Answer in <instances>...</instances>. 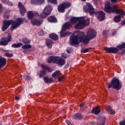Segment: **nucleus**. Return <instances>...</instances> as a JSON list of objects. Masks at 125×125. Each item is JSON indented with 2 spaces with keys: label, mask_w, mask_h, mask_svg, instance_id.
<instances>
[{
  "label": "nucleus",
  "mask_w": 125,
  "mask_h": 125,
  "mask_svg": "<svg viewBox=\"0 0 125 125\" xmlns=\"http://www.w3.org/2000/svg\"><path fill=\"white\" fill-rule=\"evenodd\" d=\"M96 31L94 29H88L86 36L84 35V33L77 31L74 33L69 39V43L71 45L79 44L81 42H83L84 44H87L90 40L94 39L96 37Z\"/></svg>",
  "instance_id": "obj_1"
},
{
  "label": "nucleus",
  "mask_w": 125,
  "mask_h": 125,
  "mask_svg": "<svg viewBox=\"0 0 125 125\" xmlns=\"http://www.w3.org/2000/svg\"><path fill=\"white\" fill-rule=\"evenodd\" d=\"M24 21V19L21 18H18L15 21L12 20L3 21V25L2 27V30L3 31H5L7 29H8L10 25L12 24L11 29L12 31L16 29L19 26L21 25V23Z\"/></svg>",
  "instance_id": "obj_2"
},
{
  "label": "nucleus",
  "mask_w": 125,
  "mask_h": 125,
  "mask_svg": "<svg viewBox=\"0 0 125 125\" xmlns=\"http://www.w3.org/2000/svg\"><path fill=\"white\" fill-rule=\"evenodd\" d=\"M105 8L104 11L107 13L110 12H115L117 14H120L121 15H125V12L123 10L118 9V6L114 5L111 6L110 2L106 1L104 4Z\"/></svg>",
  "instance_id": "obj_3"
},
{
  "label": "nucleus",
  "mask_w": 125,
  "mask_h": 125,
  "mask_svg": "<svg viewBox=\"0 0 125 125\" xmlns=\"http://www.w3.org/2000/svg\"><path fill=\"white\" fill-rule=\"evenodd\" d=\"M89 25V19H85V17H80L78 23L75 26L76 30L83 29L86 26Z\"/></svg>",
  "instance_id": "obj_4"
},
{
  "label": "nucleus",
  "mask_w": 125,
  "mask_h": 125,
  "mask_svg": "<svg viewBox=\"0 0 125 125\" xmlns=\"http://www.w3.org/2000/svg\"><path fill=\"white\" fill-rule=\"evenodd\" d=\"M107 87L108 88L112 87V88H115V89L119 90L122 88V83L119 79L114 78L112 79L111 83H107Z\"/></svg>",
  "instance_id": "obj_5"
},
{
  "label": "nucleus",
  "mask_w": 125,
  "mask_h": 125,
  "mask_svg": "<svg viewBox=\"0 0 125 125\" xmlns=\"http://www.w3.org/2000/svg\"><path fill=\"white\" fill-rule=\"evenodd\" d=\"M56 63L58 65L63 66L65 65V60L63 59L60 58L59 57L50 56L48 59V63Z\"/></svg>",
  "instance_id": "obj_6"
},
{
  "label": "nucleus",
  "mask_w": 125,
  "mask_h": 125,
  "mask_svg": "<svg viewBox=\"0 0 125 125\" xmlns=\"http://www.w3.org/2000/svg\"><path fill=\"white\" fill-rule=\"evenodd\" d=\"M52 10V7L50 5H47L43 11L40 15H39V14L37 13V15L38 16V18L40 19H44V18H46L49 14H50L51 11Z\"/></svg>",
  "instance_id": "obj_7"
},
{
  "label": "nucleus",
  "mask_w": 125,
  "mask_h": 125,
  "mask_svg": "<svg viewBox=\"0 0 125 125\" xmlns=\"http://www.w3.org/2000/svg\"><path fill=\"white\" fill-rule=\"evenodd\" d=\"M70 6H71V3H70V2H63L58 6V10L59 12L63 13V12H65V9L68 8V7H70Z\"/></svg>",
  "instance_id": "obj_8"
},
{
  "label": "nucleus",
  "mask_w": 125,
  "mask_h": 125,
  "mask_svg": "<svg viewBox=\"0 0 125 125\" xmlns=\"http://www.w3.org/2000/svg\"><path fill=\"white\" fill-rule=\"evenodd\" d=\"M87 6H88V8L86 6H84L83 7V10L84 12L87 13V12L89 13L90 15H92V14H94L95 11L94 8H93V6L90 3H87Z\"/></svg>",
  "instance_id": "obj_9"
},
{
  "label": "nucleus",
  "mask_w": 125,
  "mask_h": 125,
  "mask_svg": "<svg viewBox=\"0 0 125 125\" xmlns=\"http://www.w3.org/2000/svg\"><path fill=\"white\" fill-rule=\"evenodd\" d=\"M12 37L11 35L9 34H8L7 38L2 37L0 42V45H7L8 42L11 41Z\"/></svg>",
  "instance_id": "obj_10"
},
{
  "label": "nucleus",
  "mask_w": 125,
  "mask_h": 125,
  "mask_svg": "<svg viewBox=\"0 0 125 125\" xmlns=\"http://www.w3.org/2000/svg\"><path fill=\"white\" fill-rule=\"evenodd\" d=\"M96 15L99 21H103L105 20V14L103 11L97 12Z\"/></svg>",
  "instance_id": "obj_11"
},
{
  "label": "nucleus",
  "mask_w": 125,
  "mask_h": 125,
  "mask_svg": "<svg viewBox=\"0 0 125 125\" xmlns=\"http://www.w3.org/2000/svg\"><path fill=\"white\" fill-rule=\"evenodd\" d=\"M104 49L105 51H106V52H108V53L116 54L118 53V51H119L118 49H117V48L115 47H104Z\"/></svg>",
  "instance_id": "obj_12"
},
{
  "label": "nucleus",
  "mask_w": 125,
  "mask_h": 125,
  "mask_svg": "<svg viewBox=\"0 0 125 125\" xmlns=\"http://www.w3.org/2000/svg\"><path fill=\"white\" fill-rule=\"evenodd\" d=\"M42 23V20H39L35 18L32 19L31 24L33 26H41Z\"/></svg>",
  "instance_id": "obj_13"
},
{
  "label": "nucleus",
  "mask_w": 125,
  "mask_h": 125,
  "mask_svg": "<svg viewBox=\"0 0 125 125\" xmlns=\"http://www.w3.org/2000/svg\"><path fill=\"white\" fill-rule=\"evenodd\" d=\"M18 6L20 9V13L22 16H24L25 12H26V8L24 7V5L22 4L21 2H19Z\"/></svg>",
  "instance_id": "obj_14"
},
{
  "label": "nucleus",
  "mask_w": 125,
  "mask_h": 125,
  "mask_svg": "<svg viewBox=\"0 0 125 125\" xmlns=\"http://www.w3.org/2000/svg\"><path fill=\"white\" fill-rule=\"evenodd\" d=\"M6 64V59L2 57H0V69L5 66Z\"/></svg>",
  "instance_id": "obj_15"
},
{
  "label": "nucleus",
  "mask_w": 125,
  "mask_h": 125,
  "mask_svg": "<svg viewBox=\"0 0 125 125\" xmlns=\"http://www.w3.org/2000/svg\"><path fill=\"white\" fill-rule=\"evenodd\" d=\"M45 0H31V3L32 4H36L38 5L39 4H42L44 2Z\"/></svg>",
  "instance_id": "obj_16"
},
{
  "label": "nucleus",
  "mask_w": 125,
  "mask_h": 125,
  "mask_svg": "<svg viewBox=\"0 0 125 125\" xmlns=\"http://www.w3.org/2000/svg\"><path fill=\"white\" fill-rule=\"evenodd\" d=\"M72 27V24L70 22H66L64 25H62V30H67V29H70Z\"/></svg>",
  "instance_id": "obj_17"
},
{
  "label": "nucleus",
  "mask_w": 125,
  "mask_h": 125,
  "mask_svg": "<svg viewBox=\"0 0 125 125\" xmlns=\"http://www.w3.org/2000/svg\"><path fill=\"white\" fill-rule=\"evenodd\" d=\"M92 112L95 114V115H98L99 113H100V106H96L95 108L93 109Z\"/></svg>",
  "instance_id": "obj_18"
},
{
  "label": "nucleus",
  "mask_w": 125,
  "mask_h": 125,
  "mask_svg": "<svg viewBox=\"0 0 125 125\" xmlns=\"http://www.w3.org/2000/svg\"><path fill=\"white\" fill-rule=\"evenodd\" d=\"M80 21V18H76V17H73L70 20V22L72 24H75L77 22H79Z\"/></svg>",
  "instance_id": "obj_19"
},
{
  "label": "nucleus",
  "mask_w": 125,
  "mask_h": 125,
  "mask_svg": "<svg viewBox=\"0 0 125 125\" xmlns=\"http://www.w3.org/2000/svg\"><path fill=\"white\" fill-rule=\"evenodd\" d=\"M47 20L51 23H56V22H57V20L55 17L53 16L49 17L47 19Z\"/></svg>",
  "instance_id": "obj_20"
},
{
  "label": "nucleus",
  "mask_w": 125,
  "mask_h": 125,
  "mask_svg": "<svg viewBox=\"0 0 125 125\" xmlns=\"http://www.w3.org/2000/svg\"><path fill=\"white\" fill-rule=\"evenodd\" d=\"M49 37L53 41H57L58 40V36L55 33H52L49 35Z\"/></svg>",
  "instance_id": "obj_21"
},
{
  "label": "nucleus",
  "mask_w": 125,
  "mask_h": 125,
  "mask_svg": "<svg viewBox=\"0 0 125 125\" xmlns=\"http://www.w3.org/2000/svg\"><path fill=\"white\" fill-rule=\"evenodd\" d=\"M46 44L48 48H51L52 47V44L53 42L49 39L46 40Z\"/></svg>",
  "instance_id": "obj_22"
},
{
  "label": "nucleus",
  "mask_w": 125,
  "mask_h": 125,
  "mask_svg": "<svg viewBox=\"0 0 125 125\" xmlns=\"http://www.w3.org/2000/svg\"><path fill=\"white\" fill-rule=\"evenodd\" d=\"M60 75H61V72H60V71L58 70L52 75V77L54 79H57V78H58V77H59Z\"/></svg>",
  "instance_id": "obj_23"
},
{
  "label": "nucleus",
  "mask_w": 125,
  "mask_h": 125,
  "mask_svg": "<svg viewBox=\"0 0 125 125\" xmlns=\"http://www.w3.org/2000/svg\"><path fill=\"white\" fill-rule=\"evenodd\" d=\"M106 110L110 114V115H115V111L112 109V108L110 106H107L106 108Z\"/></svg>",
  "instance_id": "obj_24"
},
{
  "label": "nucleus",
  "mask_w": 125,
  "mask_h": 125,
  "mask_svg": "<svg viewBox=\"0 0 125 125\" xmlns=\"http://www.w3.org/2000/svg\"><path fill=\"white\" fill-rule=\"evenodd\" d=\"M43 80L46 83H53V79L48 78L47 77H44Z\"/></svg>",
  "instance_id": "obj_25"
},
{
  "label": "nucleus",
  "mask_w": 125,
  "mask_h": 125,
  "mask_svg": "<svg viewBox=\"0 0 125 125\" xmlns=\"http://www.w3.org/2000/svg\"><path fill=\"white\" fill-rule=\"evenodd\" d=\"M70 34V32H66L65 30H63L62 29V30L61 31V37L62 38H63V37H66L67 35H69Z\"/></svg>",
  "instance_id": "obj_26"
},
{
  "label": "nucleus",
  "mask_w": 125,
  "mask_h": 125,
  "mask_svg": "<svg viewBox=\"0 0 125 125\" xmlns=\"http://www.w3.org/2000/svg\"><path fill=\"white\" fill-rule=\"evenodd\" d=\"M27 17L29 18V19H33V17H35V15H34V13H33V12L29 11L27 13Z\"/></svg>",
  "instance_id": "obj_27"
},
{
  "label": "nucleus",
  "mask_w": 125,
  "mask_h": 125,
  "mask_svg": "<svg viewBox=\"0 0 125 125\" xmlns=\"http://www.w3.org/2000/svg\"><path fill=\"white\" fill-rule=\"evenodd\" d=\"M22 45H23V44L22 43H14L12 44V47H15V48H17L18 47L22 46Z\"/></svg>",
  "instance_id": "obj_28"
},
{
  "label": "nucleus",
  "mask_w": 125,
  "mask_h": 125,
  "mask_svg": "<svg viewBox=\"0 0 125 125\" xmlns=\"http://www.w3.org/2000/svg\"><path fill=\"white\" fill-rule=\"evenodd\" d=\"M74 119H75V120H81V119H83V117L80 114L77 113L74 115Z\"/></svg>",
  "instance_id": "obj_29"
},
{
  "label": "nucleus",
  "mask_w": 125,
  "mask_h": 125,
  "mask_svg": "<svg viewBox=\"0 0 125 125\" xmlns=\"http://www.w3.org/2000/svg\"><path fill=\"white\" fill-rule=\"evenodd\" d=\"M22 42H23V43L24 44H28V43H30L31 42V40L27 39V38H23L22 40Z\"/></svg>",
  "instance_id": "obj_30"
},
{
  "label": "nucleus",
  "mask_w": 125,
  "mask_h": 125,
  "mask_svg": "<svg viewBox=\"0 0 125 125\" xmlns=\"http://www.w3.org/2000/svg\"><path fill=\"white\" fill-rule=\"evenodd\" d=\"M22 48L23 49H29L32 48V45L31 44H24L22 46Z\"/></svg>",
  "instance_id": "obj_31"
},
{
  "label": "nucleus",
  "mask_w": 125,
  "mask_h": 125,
  "mask_svg": "<svg viewBox=\"0 0 125 125\" xmlns=\"http://www.w3.org/2000/svg\"><path fill=\"white\" fill-rule=\"evenodd\" d=\"M41 68H42V69H43V70H46V71H48L49 72H51V71H50V69H49V67L45 66L43 64H41Z\"/></svg>",
  "instance_id": "obj_32"
},
{
  "label": "nucleus",
  "mask_w": 125,
  "mask_h": 125,
  "mask_svg": "<svg viewBox=\"0 0 125 125\" xmlns=\"http://www.w3.org/2000/svg\"><path fill=\"white\" fill-rule=\"evenodd\" d=\"M119 50H122L123 48H125V43H123L117 46Z\"/></svg>",
  "instance_id": "obj_33"
},
{
  "label": "nucleus",
  "mask_w": 125,
  "mask_h": 125,
  "mask_svg": "<svg viewBox=\"0 0 125 125\" xmlns=\"http://www.w3.org/2000/svg\"><path fill=\"white\" fill-rule=\"evenodd\" d=\"M114 20L115 22H120V21H121V16H116V17H115Z\"/></svg>",
  "instance_id": "obj_34"
},
{
  "label": "nucleus",
  "mask_w": 125,
  "mask_h": 125,
  "mask_svg": "<svg viewBox=\"0 0 125 125\" xmlns=\"http://www.w3.org/2000/svg\"><path fill=\"white\" fill-rule=\"evenodd\" d=\"M105 123H106V117H103L102 121L98 125H105Z\"/></svg>",
  "instance_id": "obj_35"
},
{
  "label": "nucleus",
  "mask_w": 125,
  "mask_h": 125,
  "mask_svg": "<svg viewBox=\"0 0 125 125\" xmlns=\"http://www.w3.org/2000/svg\"><path fill=\"white\" fill-rule=\"evenodd\" d=\"M91 48H88L86 49H82L81 50V52L82 53H86V52H88L89 50H90Z\"/></svg>",
  "instance_id": "obj_36"
},
{
  "label": "nucleus",
  "mask_w": 125,
  "mask_h": 125,
  "mask_svg": "<svg viewBox=\"0 0 125 125\" xmlns=\"http://www.w3.org/2000/svg\"><path fill=\"white\" fill-rule=\"evenodd\" d=\"M46 74V71H45V70H43L41 72V74L39 75V77H40V78H42L43 76H45Z\"/></svg>",
  "instance_id": "obj_37"
},
{
  "label": "nucleus",
  "mask_w": 125,
  "mask_h": 125,
  "mask_svg": "<svg viewBox=\"0 0 125 125\" xmlns=\"http://www.w3.org/2000/svg\"><path fill=\"white\" fill-rule=\"evenodd\" d=\"M48 2L53 4H57V0H47Z\"/></svg>",
  "instance_id": "obj_38"
},
{
  "label": "nucleus",
  "mask_w": 125,
  "mask_h": 125,
  "mask_svg": "<svg viewBox=\"0 0 125 125\" xmlns=\"http://www.w3.org/2000/svg\"><path fill=\"white\" fill-rule=\"evenodd\" d=\"M5 11H6L5 9L2 8L1 4L0 3V13H4Z\"/></svg>",
  "instance_id": "obj_39"
},
{
  "label": "nucleus",
  "mask_w": 125,
  "mask_h": 125,
  "mask_svg": "<svg viewBox=\"0 0 125 125\" xmlns=\"http://www.w3.org/2000/svg\"><path fill=\"white\" fill-rule=\"evenodd\" d=\"M64 76H61L58 78V81L59 82H62V81H64Z\"/></svg>",
  "instance_id": "obj_40"
},
{
  "label": "nucleus",
  "mask_w": 125,
  "mask_h": 125,
  "mask_svg": "<svg viewBox=\"0 0 125 125\" xmlns=\"http://www.w3.org/2000/svg\"><path fill=\"white\" fill-rule=\"evenodd\" d=\"M5 55L7 57H12V56H13V55L12 54H10V53H6V54H5Z\"/></svg>",
  "instance_id": "obj_41"
},
{
  "label": "nucleus",
  "mask_w": 125,
  "mask_h": 125,
  "mask_svg": "<svg viewBox=\"0 0 125 125\" xmlns=\"http://www.w3.org/2000/svg\"><path fill=\"white\" fill-rule=\"evenodd\" d=\"M4 19H9V16L8 15V14H5L3 16Z\"/></svg>",
  "instance_id": "obj_42"
},
{
  "label": "nucleus",
  "mask_w": 125,
  "mask_h": 125,
  "mask_svg": "<svg viewBox=\"0 0 125 125\" xmlns=\"http://www.w3.org/2000/svg\"><path fill=\"white\" fill-rule=\"evenodd\" d=\"M107 34H108V31H104L103 32V35L104 37H106L107 36Z\"/></svg>",
  "instance_id": "obj_43"
},
{
  "label": "nucleus",
  "mask_w": 125,
  "mask_h": 125,
  "mask_svg": "<svg viewBox=\"0 0 125 125\" xmlns=\"http://www.w3.org/2000/svg\"><path fill=\"white\" fill-rule=\"evenodd\" d=\"M119 124L120 125H125V120L121 121Z\"/></svg>",
  "instance_id": "obj_44"
},
{
  "label": "nucleus",
  "mask_w": 125,
  "mask_h": 125,
  "mask_svg": "<svg viewBox=\"0 0 125 125\" xmlns=\"http://www.w3.org/2000/svg\"><path fill=\"white\" fill-rule=\"evenodd\" d=\"M66 123L68 125H72V123H71V122H70V121H69V120H66Z\"/></svg>",
  "instance_id": "obj_45"
},
{
  "label": "nucleus",
  "mask_w": 125,
  "mask_h": 125,
  "mask_svg": "<svg viewBox=\"0 0 125 125\" xmlns=\"http://www.w3.org/2000/svg\"><path fill=\"white\" fill-rule=\"evenodd\" d=\"M25 80H26L27 81H29V80H30V79H31V77L30 76H26V77H24Z\"/></svg>",
  "instance_id": "obj_46"
},
{
  "label": "nucleus",
  "mask_w": 125,
  "mask_h": 125,
  "mask_svg": "<svg viewBox=\"0 0 125 125\" xmlns=\"http://www.w3.org/2000/svg\"><path fill=\"white\" fill-rule=\"evenodd\" d=\"M1 1L3 3H7L8 0H1Z\"/></svg>",
  "instance_id": "obj_47"
},
{
  "label": "nucleus",
  "mask_w": 125,
  "mask_h": 125,
  "mask_svg": "<svg viewBox=\"0 0 125 125\" xmlns=\"http://www.w3.org/2000/svg\"><path fill=\"white\" fill-rule=\"evenodd\" d=\"M66 51L67 53H71L72 51L70 49H67Z\"/></svg>",
  "instance_id": "obj_48"
},
{
  "label": "nucleus",
  "mask_w": 125,
  "mask_h": 125,
  "mask_svg": "<svg viewBox=\"0 0 125 125\" xmlns=\"http://www.w3.org/2000/svg\"><path fill=\"white\" fill-rule=\"evenodd\" d=\"M7 3V4H8V5H10V6H12L13 5V4L12 3L9 2H8V1Z\"/></svg>",
  "instance_id": "obj_49"
},
{
  "label": "nucleus",
  "mask_w": 125,
  "mask_h": 125,
  "mask_svg": "<svg viewBox=\"0 0 125 125\" xmlns=\"http://www.w3.org/2000/svg\"><path fill=\"white\" fill-rule=\"evenodd\" d=\"M112 2H116V1H118L119 0H110Z\"/></svg>",
  "instance_id": "obj_50"
},
{
  "label": "nucleus",
  "mask_w": 125,
  "mask_h": 125,
  "mask_svg": "<svg viewBox=\"0 0 125 125\" xmlns=\"http://www.w3.org/2000/svg\"><path fill=\"white\" fill-rule=\"evenodd\" d=\"M122 25H125V19L123 21Z\"/></svg>",
  "instance_id": "obj_51"
},
{
  "label": "nucleus",
  "mask_w": 125,
  "mask_h": 125,
  "mask_svg": "<svg viewBox=\"0 0 125 125\" xmlns=\"http://www.w3.org/2000/svg\"><path fill=\"white\" fill-rule=\"evenodd\" d=\"M125 49L123 50L121 53V54H123L125 53Z\"/></svg>",
  "instance_id": "obj_52"
},
{
  "label": "nucleus",
  "mask_w": 125,
  "mask_h": 125,
  "mask_svg": "<svg viewBox=\"0 0 125 125\" xmlns=\"http://www.w3.org/2000/svg\"><path fill=\"white\" fill-rule=\"evenodd\" d=\"M15 99L16 100H17V101L19 100V97H16Z\"/></svg>",
  "instance_id": "obj_53"
},
{
  "label": "nucleus",
  "mask_w": 125,
  "mask_h": 125,
  "mask_svg": "<svg viewBox=\"0 0 125 125\" xmlns=\"http://www.w3.org/2000/svg\"><path fill=\"white\" fill-rule=\"evenodd\" d=\"M84 104H80V107H83V106H84Z\"/></svg>",
  "instance_id": "obj_54"
},
{
  "label": "nucleus",
  "mask_w": 125,
  "mask_h": 125,
  "mask_svg": "<svg viewBox=\"0 0 125 125\" xmlns=\"http://www.w3.org/2000/svg\"><path fill=\"white\" fill-rule=\"evenodd\" d=\"M82 1H85V0H81Z\"/></svg>",
  "instance_id": "obj_55"
}]
</instances>
